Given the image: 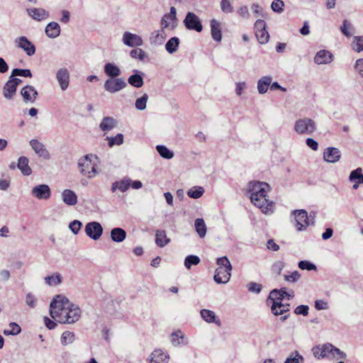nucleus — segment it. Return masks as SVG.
I'll return each mask as SVG.
<instances>
[{"label": "nucleus", "mask_w": 363, "mask_h": 363, "mask_svg": "<svg viewBox=\"0 0 363 363\" xmlns=\"http://www.w3.org/2000/svg\"><path fill=\"white\" fill-rule=\"evenodd\" d=\"M251 202L262 212L270 214L274 211V203L267 199L270 186L266 182H251L249 184Z\"/></svg>", "instance_id": "f257e3e1"}, {"label": "nucleus", "mask_w": 363, "mask_h": 363, "mask_svg": "<svg viewBox=\"0 0 363 363\" xmlns=\"http://www.w3.org/2000/svg\"><path fill=\"white\" fill-rule=\"evenodd\" d=\"M312 352L314 357L318 359L329 358V359H345L347 357L346 354L337 347L333 346L330 343L318 345L312 348Z\"/></svg>", "instance_id": "f03ea898"}, {"label": "nucleus", "mask_w": 363, "mask_h": 363, "mask_svg": "<svg viewBox=\"0 0 363 363\" xmlns=\"http://www.w3.org/2000/svg\"><path fill=\"white\" fill-rule=\"evenodd\" d=\"M70 303L69 299L65 296L62 295L55 296L50 305V315L52 318L60 323Z\"/></svg>", "instance_id": "7ed1b4c3"}, {"label": "nucleus", "mask_w": 363, "mask_h": 363, "mask_svg": "<svg viewBox=\"0 0 363 363\" xmlns=\"http://www.w3.org/2000/svg\"><path fill=\"white\" fill-rule=\"evenodd\" d=\"M217 264L219 267L216 270L214 280L218 284H225L230 278L232 266L230 261L226 257H223L217 259Z\"/></svg>", "instance_id": "20e7f679"}, {"label": "nucleus", "mask_w": 363, "mask_h": 363, "mask_svg": "<svg viewBox=\"0 0 363 363\" xmlns=\"http://www.w3.org/2000/svg\"><path fill=\"white\" fill-rule=\"evenodd\" d=\"M92 155H87L79 160L78 166L82 174L92 179L98 174L97 164L91 160Z\"/></svg>", "instance_id": "39448f33"}, {"label": "nucleus", "mask_w": 363, "mask_h": 363, "mask_svg": "<svg viewBox=\"0 0 363 363\" xmlns=\"http://www.w3.org/2000/svg\"><path fill=\"white\" fill-rule=\"evenodd\" d=\"M315 129V121L308 118L298 119L294 125L295 131L301 135H311Z\"/></svg>", "instance_id": "423d86ee"}, {"label": "nucleus", "mask_w": 363, "mask_h": 363, "mask_svg": "<svg viewBox=\"0 0 363 363\" xmlns=\"http://www.w3.org/2000/svg\"><path fill=\"white\" fill-rule=\"evenodd\" d=\"M127 86V83L123 78H108L104 82V89L110 93L115 94Z\"/></svg>", "instance_id": "0eeeda50"}, {"label": "nucleus", "mask_w": 363, "mask_h": 363, "mask_svg": "<svg viewBox=\"0 0 363 363\" xmlns=\"http://www.w3.org/2000/svg\"><path fill=\"white\" fill-rule=\"evenodd\" d=\"M81 316V310L79 307L74 303H70L67 311L64 313L60 323H74L77 322Z\"/></svg>", "instance_id": "6e6552de"}, {"label": "nucleus", "mask_w": 363, "mask_h": 363, "mask_svg": "<svg viewBox=\"0 0 363 363\" xmlns=\"http://www.w3.org/2000/svg\"><path fill=\"white\" fill-rule=\"evenodd\" d=\"M85 233L90 238L98 240L103 233V228L98 222H89L85 226Z\"/></svg>", "instance_id": "1a4fd4ad"}, {"label": "nucleus", "mask_w": 363, "mask_h": 363, "mask_svg": "<svg viewBox=\"0 0 363 363\" xmlns=\"http://www.w3.org/2000/svg\"><path fill=\"white\" fill-rule=\"evenodd\" d=\"M185 26L189 30L201 32L203 29L199 18L192 12H188L184 21Z\"/></svg>", "instance_id": "9d476101"}, {"label": "nucleus", "mask_w": 363, "mask_h": 363, "mask_svg": "<svg viewBox=\"0 0 363 363\" xmlns=\"http://www.w3.org/2000/svg\"><path fill=\"white\" fill-rule=\"evenodd\" d=\"M292 213L295 216L298 230L305 229L309 225V217L305 210H296Z\"/></svg>", "instance_id": "9b49d317"}, {"label": "nucleus", "mask_w": 363, "mask_h": 363, "mask_svg": "<svg viewBox=\"0 0 363 363\" xmlns=\"http://www.w3.org/2000/svg\"><path fill=\"white\" fill-rule=\"evenodd\" d=\"M31 194L38 199L47 200L50 198L51 190L47 184H39L33 188Z\"/></svg>", "instance_id": "f8f14e48"}, {"label": "nucleus", "mask_w": 363, "mask_h": 363, "mask_svg": "<svg viewBox=\"0 0 363 363\" xmlns=\"http://www.w3.org/2000/svg\"><path fill=\"white\" fill-rule=\"evenodd\" d=\"M17 46L23 49L28 56H32L35 52V45L25 36H21L15 40Z\"/></svg>", "instance_id": "ddd939ff"}, {"label": "nucleus", "mask_w": 363, "mask_h": 363, "mask_svg": "<svg viewBox=\"0 0 363 363\" xmlns=\"http://www.w3.org/2000/svg\"><path fill=\"white\" fill-rule=\"evenodd\" d=\"M21 95L25 103H34L38 96L37 90L30 85H26L21 90Z\"/></svg>", "instance_id": "4468645a"}, {"label": "nucleus", "mask_w": 363, "mask_h": 363, "mask_svg": "<svg viewBox=\"0 0 363 363\" xmlns=\"http://www.w3.org/2000/svg\"><path fill=\"white\" fill-rule=\"evenodd\" d=\"M30 145L35 152L45 160H49L50 155L45 145L38 140L33 139L30 141Z\"/></svg>", "instance_id": "2eb2a0df"}, {"label": "nucleus", "mask_w": 363, "mask_h": 363, "mask_svg": "<svg viewBox=\"0 0 363 363\" xmlns=\"http://www.w3.org/2000/svg\"><path fill=\"white\" fill-rule=\"evenodd\" d=\"M56 78L62 91L66 90L69 84V73L67 68H60L56 73Z\"/></svg>", "instance_id": "dca6fc26"}, {"label": "nucleus", "mask_w": 363, "mask_h": 363, "mask_svg": "<svg viewBox=\"0 0 363 363\" xmlns=\"http://www.w3.org/2000/svg\"><path fill=\"white\" fill-rule=\"evenodd\" d=\"M123 42L129 47H136L143 45V41L140 36L129 32H125L123 35Z\"/></svg>", "instance_id": "f3484780"}, {"label": "nucleus", "mask_w": 363, "mask_h": 363, "mask_svg": "<svg viewBox=\"0 0 363 363\" xmlns=\"http://www.w3.org/2000/svg\"><path fill=\"white\" fill-rule=\"evenodd\" d=\"M333 55L329 51L323 50L317 52L314 62L318 65L328 64L333 61Z\"/></svg>", "instance_id": "a211bd4d"}, {"label": "nucleus", "mask_w": 363, "mask_h": 363, "mask_svg": "<svg viewBox=\"0 0 363 363\" xmlns=\"http://www.w3.org/2000/svg\"><path fill=\"white\" fill-rule=\"evenodd\" d=\"M340 151L335 147H328L323 154V158L328 162H335L340 160Z\"/></svg>", "instance_id": "6ab92c4d"}, {"label": "nucleus", "mask_w": 363, "mask_h": 363, "mask_svg": "<svg viewBox=\"0 0 363 363\" xmlns=\"http://www.w3.org/2000/svg\"><path fill=\"white\" fill-rule=\"evenodd\" d=\"M63 202L68 206H74L77 203V194L70 189H65L62 193Z\"/></svg>", "instance_id": "aec40b11"}, {"label": "nucleus", "mask_w": 363, "mask_h": 363, "mask_svg": "<svg viewBox=\"0 0 363 363\" xmlns=\"http://www.w3.org/2000/svg\"><path fill=\"white\" fill-rule=\"evenodd\" d=\"M169 356L161 350H155L151 354L150 363H167Z\"/></svg>", "instance_id": "412c9836"}, {"label": "nucleus", "mask_w": 363, "mask_h": 363, "mask_svg": "<svg viewBox=\"0 0 363 363\" xmlns=\"http://www.w3.org/2000/svg\"><path fill=\"white\" fill-rule=\"evenodd\" d=\"M104 72L109 78H118L121 72L120 68L113 63H106L104 65Z\"/></svg>", "instance_id": "4be33fe9"}, {"label": "nucleus", "mask_w": 363, "mask_h": 363, "mask_svg": "<svg viewBox=\"0 0 363 363\" xmlns=\"http://www.w3.org/2000/svg\"><path fill=\"white\" fill-rule=\"evenodd\" d=\"M136 73L130 75L128 79V82L133 86L136 88H140L144 84L143 81V73L140 72L138 70H134Z\"/></svg>", "instance_id": "5701e85b"}, {"label": "nucleus", "mask_w": 363, "mask_h": 363, "mask_svg": "<svg viewBox=\"0 0 363 363\" xmlns=\"http://www.w3.org/2000/svg\"><path fill=\"white\" fill-rule=\"evenodd\" d=\"M45 31L49 38H55L60 34V26L56 22H51L47 25Z\"/></svg>", "instance_id": "b1692460"}, {"label": "nucleus", "mask_w": 363, "mask_h": 363, "mask_svg": "<svg viewBox=\"0 0 363 363\" xmlns=\"http://www.w3.org/2000/svg\"><path fill=\"white\" fill-rule=\"evenodd\" d=\"M29 15L35 20L42 21L49 17V12L44 9H30L28 10Z\"/></svg>", "instance_id": "393cba45"}, {"label": "nucleus", "mask_w": 363, "mask_h": 363, "mask_svg": "<svg viewBox=\"0 0 363 363\" xmlns=\"http://www.w3.org/2000/svg\"><path fill=\"white\" fill-rule=\"evenodd\" d=\"M17 87L9 79L3 87L4 96L11 100L16 95Z\"/></svg>", "instance_id": "a878e982"}, {"label": "nucleus", "mask_w": 363, "mask_h": 363, "mask_svg": "<svg viewBox=\"0 0 363 363\" xmlns=\"http://www.w3.org/2000/svg\"><path fill=\"white\" fill-rule=\"evenodd\" d=\"M28 159L26 157L21 156L18 158L17 167L21 171L22 174L29 176L32 173L31 168L28 165Z\"/></svg>", "instance_id": "bb28decb"}, {"label": "nucleus", "mask_w": 363, "mask_h": 363, "mask_svg": "<svg viewBox=\"0 0 363 363\" xmlns=\"http://www.w3.org/2000/svg\"><path fill=\"white\" fill-rule=\"evenodd\" d=\"M271 310L274 315H282L289 311V304H284L281 301H274L271 306Z\"/></svg>", "instance_id": "cd10ccee"}, {"label": "nucleus", "mask_w": 363, "mask_h": 363, "mask_svg": "<svg viewBox=\"0 0 363 363\" xmlns=\"http://www.w3.org/2000/svg\"><path fill=\"white\" fill-rule=\"evenodd\" d=\"M211 35L214 40L220 41L222 38L220 23L216 19L211 21Z\"/></svg>", "instance_id": "c85d7f7f"}, {"label": "nucleus", "mask_w": 363, "mask_h": 363, "mask_svg": "<svg viewBox=\"0 0 363 363\" xmlns=\"http://www.w3.org/2000/svg\"><path fill=\"white\" fill-rule=\"evenodd\" d=\"M272 78L269 76L262 77L257 82V89L259 94H265L272 83Z\"/></svg>", "instance_id": "c756f323"}, {"label": "nucleus", "mask_w": 363, "mask_h": 363, "mask_svg": "<svg viewBox=\"0 0 363 363\" xmlns=\"http://www.w3.org/2000/svg\"><path fill=\"white\" fill-rule=\"evenodd\" d=\"M130 184V179H124L121 181L115 182L112 184L111 191L114 192L116 189H118L121 192H125L129 189Z\"/></svg>", "instance_id": "7c9ffc66"}, {"label": "nucleus", "mask_w": 363, "mask_h": 363, "mask_svg": "<svg viewBox=\"0 0 363 363\" xmlns=\"http://www.w3.org/2000/svg\"><path fill=\"white\" fill-rule=\"evenodd\" d=\"M117 125V121L112 117H104L100 123V128L103 131H109Z\"/></svg>", "instance_id": "2f4dec72"}, {"label": "nucleus", "mask_w": 363, "mask_h": 363, "mask_svg": "<svg viewBox=\"0 0 363 363\" xmlns=\"http://www.w3.org/2000/svg\"><path fill=\"white\" fill-rule=\"evenodd\" d=\"M126 233L121 228H115L111 231V238L113 241L121 242L125 239Z\"/></svg>", "instance_id": "473e14b6"}, {"label": "nucleus", "mask_w": 363, "mask_h": 363, "mask_svg": "<svg viewBox=\"0 0 363 363\" xmlns=\"http://www.w3.org/2000/svg\"><path fill=\"white\" fill-rule=\"evenodd\" d=\"M170 242V240L167 237L165 231L158 230L156 231L155 242L157 246L160 247H164Z\"/></svg>", "instance_id": "72a5a7b5"}, {"label": "nucleus", "mask_w": 363, "mask_h": 363, "mask_svg": "<svg viewBox=\"0 0 363 363\" xmlns=\"http://www.w3.org/2000/svg\"><path fill=\"white\" fill-rule=\"evenodd\" d=\"M195 229L200 238H203L206 233V225L203 219L197 218L195 220Z\"/></svg>", "instance_id": "f704fd0d"}, {"label": "nucleus", "mask_w": 363, "mask_h": 363, "mask_svg": "<svg viewBox=\"0 0 363 363\" xmlns=\"http://www.w3.org/2000/svg\"><path fill=\"white\" fill-rule=\"evenodd\" d=\"M284 363H304L303 357L298 351L292 352L286 359Z\"/></svg>", "instance_id": "c9c22d12"}, {"label": "nucleus", "mask_w": 363, "mask_h": 363, "mask_svg": "<svg viewBox=\"0 0 363 363\" xmlns=\"http://www.w3.org/2000/svg\"><path fill=\"white\" fill-rule=\"evenodd\" d=\"M151 44L162 45L164 41V36L160 30L152 32L150 37Z\"/></svg>", "instance_id": "e433bc0d"}, {"label": "nucleus", "mask_w": 363, "mask_h": 363, "mask_svg": "<svg viewBox=\"0 0 363 363\" xmlns=\"http://www.w3.org/2000/svg\"><path fill=\"white\" fill-rule=\"evenodd\" d=\"M179 43V40L178 38L173 37V38H170L166 43V45H165L166 50L169 53H173L177 50Z\"/></svg>", "instance_id": "4c0bfd02"}, {"label": "nucleus", "mask_w": 363, "mask_h": 363, "mask_svg": "<svg viewBox=\"0 0 363 363\" xmlns=\"http://www.w3.org/2000/svg\"><path fill=\"white\" fill-rule=\"evenodd\" d=\"M283 299V294L281 293L280 290L278 289H274L272 290L269 296L267 302L268 303H272V305L274 301H281Z\"/></svg>", "instance_id": "58836bf2"}, {"label": "nucleus", "mask_w": 363, "mask_h": 363, "mask_svg": "<svg viewBox=\"0 0 363 363\" xmlns=\"http://www.w3.org/2000/svg\"><path fill=\"white\" fill-rule=\"evenodd\" d=\"M45 280L48 285L56 286L62 282V277L60 274L55 273L53 275L45 277Z\"/></svg>", "instance_id": "ea45409f"}, {"label": "nucleus", "mask_w": 363, "mask_h": 363, "mask_svg": "<svg viewBox=\"0 0 363 363\" xmlns=\"http://www.w3.org/2000/svg\"><path fill=\"white\" fill-rule=\"evenodd\" d=\"M204 193V190L201 186H195L187 191V195L193 199L200 198Z\"/></svg>", "instance_id": "a19ab883"}, {"label": "nucleus", "mask_w": 363, "mask_h": 363, "mask_svg": "<svg viewBox=\"0 0 363 363\" xmlns=\"http://www.w3.org/2000/svg\"><path fill=\"white\" fill-rule=\"evenodd\" d=\"M349 179L350 182H353L356 179H358V182L359 183L363 184L362 169L361 167H358L356 169L351 172Z\"/></svg>", "instance_id": "79ce46f5"}, {"label": "nucleus", "mask_w": 363, "mask_h": 363, "mask_svg": "<svg viewBox=\"0 0 363 363\" xmlns=\"http://www.w3.org/2000/svg\"><path fill=\"white\" fill-rule=\"evenodd\" d=\"M156 148L160 156L165 159H171L174 157V153L164 145H157Z\"/></svg>", "instance_id": "37998d69"}, {"label": "nucleus", "mask_w": 363, "mask_h": 363, "mask_svg": "<svg viewBox=\"0 0 363 363\" xmlns=\"http://www.w3.org/2000/svg\"><path fill=\"white\" fill-rule=\"evenodd\" d=\"M74 340V334L70 331H65L61 336V343L64 345L72 343Z\"/></svg>", "instance_id": "c03bdc74"}, {"label": "nucleus", "mask_w": 363, "mask_h": 363, "mask_svg": "<svg viewBox=\"0 0 363 363\" xmlns=\"http://www.w3.org/2000/svg\"><path fill=\"white\" fill-rule=\"evenodd\" d=\"M201 315L206 322L213 323L215 321V313L210 310L203 309L201 311Z\"/></svg>", "instance_id": "a18cd8bd"}, {"label": "nucleus", "mask_w": 363, "mask_h": 363, "mask_svg": "<svg viewBox=\"0 0 363 363\" xmlns=\"http://www.w3.org/2000/svg\"><path fill=\"white\" fill-rule=\"evenodd\" d=\"M148 100V95L144 94L140 98L135 101V108L138 110L143 111L146 108L147 101Z\"/></svg>", "instance_id": "49530a36"}, {"label": "nucleus", "mask_w": 363, "mask_h": 363, "mask_svg": "<svg viewBox=\"0 0 363 363\" xmlns=\"http://www.w3.org/2000/svg\"><path fill=\"white\" fill-rule=\"evenodd\" d=\"M200 262V259L196 255H189L185 258L184 266L190 269L191 265H197Z\"/></svg>", "instance_id": "de8ad7c7"}, {"label": "nucleus", "mask_w": 363, "mask_h": 363, "mask_svg": "<svg viewBox=\"0 0 363 363\" xmlns=\"http://www.w3.org/2000/svg\"><path fill=\"white\" fill-rule=\"evenodd\" d=\"M353 29L352 24L347 20H344L340 30L346 37L349 38L352 36V33L350 31L353 30Z\"/></svg>", "instance_id": "09e8293b"}, {"label": "nucleus", "mask_w": 363, "mask_h": 363, "mask_svg": "<svg viewBox=\"0 0 363 363\" xmlns=\"http://www.w3.org/2000/svg\"><path fill=\"white\" fill-rule=\"evenodd\" d=\"M10 330H5L4 333L6 335H16L21 333V327L16 323H11L9 324Z\"/></svg>", "instance_id": "8fccbe9b"}, {"label": "nucleus", "mask_w": 363, "mask_h": 363, "mask_svg": "<svg viewBox=\"0 0 363 363\" xmlns=\"http://www.w3.org/2000/svg\"><path fill=\"white\" fill-rule=\"evenodd\" d=\"M176 9L174 7H172L170 9V12L168 15H165L162 20V25L164 28H167L169 26V23L167 22V19L174 21L176 19Z\"/></svg>", "instance_id": "3c124183"}, {"label": "nucleus", "mask_w": 363, "mask_h": 363, "mask_svg": "<svg viewBox=\"0 0 363 363\" xmlns=\"http://www.w3.org/2000/svg\"><path fill=\"white\" fill-rule=\"evenodd\" d=\"M108 140L109 147H113L115 145H120L123 143V135L121 133H118L113 138L107 137Z\"/></svg>", "instance_id": "603ef678"}, {"label": "nucleus", "mask_w": 363, "mask_h": 363, "mask_svg": "<svg viewBox=\"0 0 363 363\" xmlns=\"http://www.w3.org/2000/svg\"><path fill=\"white\" fill-rule=\"evenodd\" d=\"M21 76L24 77H32V73L30 69H13L11 72V77Z\"/></svg>", "instance_id": "864d4df0"}, {"label": "nucleus", "mask_w": 363, "mask_h": 363, "mask_svg": "<svg viewBox=\"0 0 363 363\" xmlns=\"http://www.w3.org/2000/svg\"><path fill=\"white\" fill-rule=\"evenodd\" d=\"M255 35L258 40V41L261 44H264L268 42L269 38V35L266 30L255 31Z\"/></svg>", "instance_id": "5fc2aeb1"}, {"label": "nucleus", "mask_w": 363, "mask_h": 363, "mask_svg": "<svg viewBox=\"0 0 363 363\" xmlns=\"http://www.w3.org/2000/svg\"><path fill=\"white\" fill-rule=\"evenodd\" d=\"M82 227V223L78 220L72 221L69 225V228L74 234L77 235Z\"/></svg>", "instance_id": "6e6d98bb"}, {"label": "nucleus", "mask_w": 363, "mask_h": 363, "mask_svg": "<svg viewBox=\"0 0 363 363\" xmlns=\"http://www.w3.org/2000/svg\"><path fill=\"white\" fill-rule=\"evenodd\" d=\"M130 55L133 58H138L141 61L144 60L145 57L144 51L140 48L132 50L130 52Z\"/></svg>", "instance_id": "4d7b16f0"}, {"label": "nucleus", "mask_w": 363, "mask_h": 363, "mask_svg": "<svg viewBox=\"0 0 363 363\" xmlns=\"http://www.w3.org/2000/svg\"><path fill=\"white\" fill-rule=\"evenodd\" d=\"M284 2L281 0H274L272 3V9L277 13H281L283 11Z\"/></svg>", "instance_id": "13d9d810"}, {"label": "nucleus", "mask_w": 363, "mask_h": 363, "mask_svg": "<svg viewBox=\"0 0 363 363\" xmlns=\"http://www.w3.org/2000/svg\"><path fill=\"white\" fill-rule=\"evenodd\" d=\"M298 267L301 269H306L308 271L317 269V267L315 264L306 260L299 262Z\"/></svg>", "instance_id": "bf43d9fd"}, {"label": "nucleus", "mask_w": 363, "mask_h": 363, "mask_svg": "<svg viewBox=\"0 0 363 363\" xmlns=\"http://www.w3.org/2000/svg\"><path fill=\"white\" fill-rule=\"evenodd\" d=\"M220 8L225 13H232L233 11V8L231 6L230 0H221Z\"/></svg>", "instance_id": "052dcab7"}, {"label": "nucleus", "mask_w": 363, "mask_h": 363, "mask_svg": "<svg viewBox=\"0 0 363 363\" xmlns=\"http://www.w3.org/2000/svg\"><path fill=\"white\" fill-rule=\"evenodd\" d=\"M354 44V50L357 52L363 50V36L355 37Z\"/></svg>", "instance_id": "680f3d73"}, {"label": "nucleus", "mask_w": 363, "mask_h": 363, "mask_svg": "<svg viewBox=\"0 0 363 363\" xmlns=\"http://www.w3.org/2000/svg\"><path fill=\"white\" fill-rule=\"evenodd\" d=\"M26 303L31 308H35L37 304V298L31 293H28L26 297Z\"/></svg>", "instance_id": "e2e57ef3"}, {"label": "nucleus", "mask_w": 363, "mask_h": 363, "mask_svg": "<svg viewBox=\"0 0 363 363\" xmlns=\"http://www.w3.org/2000/svg\"><path fill=\"white\" fill-rule=\"evenodd\" d=\"M308 306L301 305L295 308L294 313L297 315H303L306 316L308 314Z\"/></svg>", "instance_id": "0e129e2a"}, {"label": "nucleus", "mask_w": 363, "mask_h": 363, "mask_svg": "<svg viewBox=\"0 0 363 363\" xmlns=\"http://www.w3.org/2000/svg\"><path fill=\"white\" fill-rule=\"evenodd\" d=\"M247 288L250 291L258 294L262 289V285L255 282H250L247 284Z\"/></svg>", "instance_id": "69168bd1"}, {"label": "nucleus", "mask_w": 363, "mask_h": 363, "mask_svg": "<svg viewBox=\"0 0 363 363\" xmlns=\"http://www.w3.org/2000/svg\"><path fill=\"white\" fill-rule=\"evenodd\" d=\"M172 342L174 345H179L181 343L179 342V338H181V339L184 338L183 335H182V332L181 331H177V332H175V333H172Z\"/></svg>", "instance_id": "338daca9"}, {"label": "nucleus", "mask_w": 363, "mask_h": 363, "mask_svg": "<svg viewBox=\"0 0 363 363\" xmlns=\"http://www.w3.org/2000/svg\"><path fill=\"white\" fill-rule=\"evenodd\" d=\"M299 278L300 274L297 271L292 272L290 275H285V279L288 281L294 282L297 281Z\"/></svg>", "instance_id": "774afa93"}]
</instances>
